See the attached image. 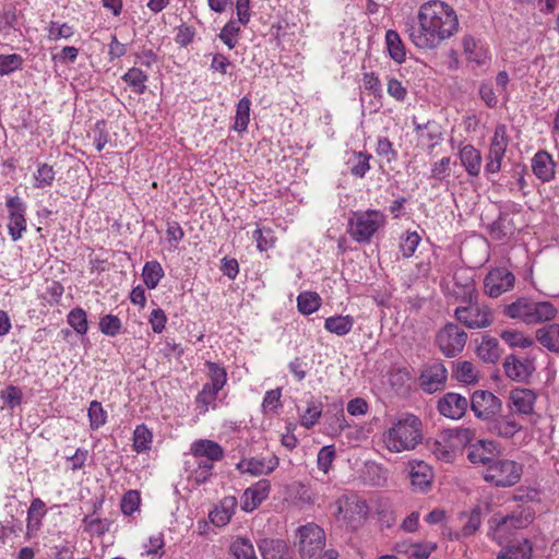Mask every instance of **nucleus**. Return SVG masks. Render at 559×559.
<instances>
[{
    "mask_svg": "<svg viewBox=\"0 0 559 559\" xmlns=\"http://www.w3.org/2000/svg\"><path fill=\"white\" fill-rule=\"evenodd\" d=\"M353 326L354 319L350 316H334L326 318L324 321L325 330L338 336L348 334Z\"/></svg>",
    "mask_w": 559,
    "mask_h": 559,
    "instance_id": "f704fd0d",
    "label": "nucleus"
},
{
    "mask_svg": "<svg viewBox=\"0 0 559 559\" xmlns=\"http://www.w3.org/2000/svg\"><path fill=\"white\" fill-rule=\"evenodd\" d=\"M466 340L467 334L454 323L443 326L436 337L438 347L448 357H454L462 352Z\"/></svg>",
    "mask_w": 559,
    "mask_h": 559,
    "instance_id": "6e6552de",
    "label": "nucleus"
},
{
    "mask_svg": "<svg viewBox=\"0 0 559 559\" xmlns=\"http://www.w3.org/2000/svg\"><path fill=\"white\" fill-rule=\"evenodd\" d=\"M453 374L460 382L464 383H473L477 380V371L475 367L469 361H461L456 365V368L453 370Z\"/></svg>",
    "mask_w": 559,
    "mask_h": 559,
    "instance_id": "09e8293b",
    "label": "nucleus"
},
{
    "mask_svg": "<svg viewBox=\"0 0 559 559\" xmlns=\"http://www.w3.org/2000/svg\"><path fill=\"white\" fill-rule=\"evenodd\" d=\"M153 442V435L145 425H139L133 431V449L141 453L148 451Z\"/></svg>",
    "mask_w": 559,
    "mask_h": 559,
    "instance_id": "79ce46f5",
    "label": "nucleus"
},
{
    "mask_svg": "<svg viewBox=\"0 0 559 559\" xmlns=\"http://www.w3.org/2000/svg\"><path fill=\"white\" fill-rule=\"evenodd\" d=\"M490 527H491V537L499 545H503L504 543H508L509 536L512 535L513 531H515L513 528V526L506 525V527H503L504 528L503 532H501V535L499 536L498 535V528H499V519L498 518L491 519Z\"/></svg>",
    "mask_w": 559,
    "mask_h": 559,
    "instance_id": "680f3d73",
    "label": "nucleus"
},
{
    "mask_svg": "<svg viewBox=\"0 0 559 559\" xmlns=\"http://www.w3.org/2000/svg\"><path fill=\"white\" fill-rule=\"evenodd\" d=\"M34 178L36 188L49 187L55 180V170L48 164H41L38 166Z\"/></svg>",
    "mask_w": 559,
    "mask_h": 559,
    "instance_id": "6e6d98bb",
    "label": "nucleus"
},
{
    "mask_svg": "<svg viewBox=\"0 0 559 559\" xmlns=\"http://www.w3.org/2000/svg\"><path fill=\"white\" fill-rule=\"evenodd\" d=\"M436 549L435 543L416 544L412 546L411 556L415 559H428Z\"/></svg>",
    "mask_w": 559,
    "mask_h": 559,
    "instance_id": "338daca9",
    "label": "nucleus"
},
{
    "mask_svg": "<svg viewBox=\"0 0 559 559\" xmlns=\"http://www.w3.org/2000/svg\"><path fill=\"white\" fill-rule=\"evenodd\" d=\"M90 426L93 430L106 424L107 413L98 401H93L88 407Z\"/></svg>",
    "mask_w": 559,
    "mask_h": 559,
    "instance_id": "3c124183",
    "label": "nucleus"
},
{
    "mask_svg": "<svg viewBox=\"0 0 559 559\" xmlns=\"http://www.w3.org/2000/svg\"><path fill=\"white\" fill-rule=\"evenodd\" d=\"M386 91L390 96L399 102H403L407 95L406 88L396 79H390L388 81Z\"/></svg>",
    "mask_w": 559,
    "mask_h": 559,
    "instance_id": "774afa93",
    "label": "nucleus"
},
{
    "mask_svg": "<svg viewBox=\"0 0 559 559\" xmlns=\"http://www.w3.org/2000/svg\"><path fill=\"white\" fill-rule=\"evenodd\" d=\"M190 452L197 460L221 461L224 456L223 448L213 440L199 439L191 443Z\"/></svg>",
    "mask_w": 559,
    "mask_h": 559,
    "instance_id": "b1692460",
    "label": "nucleus"
},
{
    "mask_svg": "<svg viewBox=\"0 0 559 559\" xmlns=\"http://www.w3.org/2000/svg\"><path fill=\"white\" fill-rule=\"evenodd\" d=\"M417 22L409 24L406 32L409 40L425 50L437 48L459 29L454 9L439 0L423 3L417 13Z\"/></svg>",
    "mask_w": 559,
    "mask_h": 559,
    "instance_id": "f257e3e1",
    "label": "nucleus"
},
{
    "mask_svg": "<svg viewBox=\"0 0 559 559\" xmlns=\"http://www.w3.org/2000/svg\"><path fill=\"white\" fill-rule=\"evenodd\" d=\"M421 421L418 417L407 414L392 423L382 436L386 450L401 453L414 450L421 441Z\"/></svg>",
    "mask_w": 559,
    "mask_h": 559,
    "instance_id": "f03ea898",
    "label": "nucleus"
},
{
    "mask_svg": "<svg viewBox=\"0 0 559 559\" xmlns=\"http://www.w3.org/2000/svg\"><path fill=\"white\" fill-rule=\"evenodd\" d=\"M518 418L519 417L510 411L504 415L499 413L487 423V429L490 433L500 438L512 439L516 433L523 430V425Z\"/></svg>",
    "mask_w": 559,
    "mask_h": 559,
    "instance_id": "ddd939ff",
    "label": "nucleus"
},
{
    "mask_svg": "<svg viewBox=\"0 0 559 559\" xmlns=\"http://www.w3.org/2000/svg\"><path fill=\"white\" fill-rule=\"evenodd\" d=\"M205 366L207 368L206 374L211 381L210 383L205 384L214 388V390L221 391L227 382V373L225 368L213 361H206Z\"/></svg>",
    "mask_w": 559,
    "mask_h": 559,
    "instance_id": "4c0bfd02",
    "label": "nucleus"
},
{
    "mask_svg": "<svg viewBox=\"0 0 559 559\" xmlns=\"http://www.w3.org/2000/svg\"><path fill=\"white\" fill-rule=\"evenodd\" d=\"M536 393L526 388H516L509 392L508 408L519 418L532 416L535 414Z\"/></svg>",
    "mask_w": 559,
    "mask_h": 559,
    "instance_id": "9d476101",
    "label": "nucleus"
},
{
    "mask_svg": "<svg viewBox=\"0 0 559 559\" xmlns=\"http://www.w3.org/2000/svg\"><path fill=\"white\" fill-rule=\"evenodd\" d=\"M250 106L251 102L248 97H242L238 102L234 124L236 131L242 132L247 129L250 120Z\"/></svg>",
    "mask_w": 559,
    "mask_h": 559,
    "instance_id": "c03bdc74",
    "label": "nucleus"
},
{
    "mask_svg": "<svg viewBox=\"0 0 559 559\" xmlns=\"http://www.w3.org/2000/svg\"><path fill=\"white\" fill-rule=\"evenodd\" d=\"M442 432L444 433L445 440H449L455 451L461 448L468 447L475 439V431L469 428L460 427L455 429H447Z\"/></svg>",
    "mask_w": 559,
    "mask_h": 559,
    "instance_id": "7c9ffc66",
    "label": "nucleus"
},
{
    "mask_svg": "<svg viewBox=\"0 0 559 559\" xmlns=\"http://www.w3.org/2000/svg\"><path fill=\"white\" fill-rule=\"evenodd\" d=\"M385 223L383 213L377 210L359 212L349 221V233L358 242L369 241Z\"/></svg>",
    "mask_w": 559,
    "mask_h": 559,
    "instance_id": "39448f33",
    "label": "nucleus"
},
{
    "mask_svg": "<svg viewBox=\"0 0 559 559\" xmlns=\"http://www.w3.org/2000/svg\"><path fill=\"white\" fill-rule=\"evenodd\" d=\"M335 457V451L332 445L323 447L317 457L318 467L320 471H322L324 474H326L334 461Z\"/></svg>",
    "mask_w": 559,
    "mask_h": 559,
    "instance_id": "bf43d9fd",
    "label": "nucleus"
},
{
    "mask_svg": "<svg viewBox=\"0 0 559 559\" xmlns=\"http://www.w3.org/2000/svg\"><path fill=\"white\" fill-rule=\"evenodd\" d=\"M321 306V297L313 292L300 293L297 298L298 310L302 314H311Z\"/></svg>",
    "mask_w": 559,
    "mask_h": 559,
    "instance_id": "58836bf2",
    "label": "nucleus"
},
{
    "mask_svg": "<svg viewBox=\"0 0 559 559\" xmlns=\"http://www.w3.org/2000/svg\"><path fill=\"white\" fill-rule=\"evenodd\" d=\"M468 403L474 415L487 423L502 409L501 400L493 393L484 390L475 391Z\"/></svg>",
    "mask_w": 559,
    "mask_h": 559,
    "instance_id": "0eeeda50",
    "label": "nucleus"
},
{
    "mask_svg": "<svg viewBox=\"0 0 559 559\" xmlns=\"http://www.w3.org/2000/svg\"><path fill=\"white\" fill-rule=\"evenodd\" d=\"M385 44L390 57L397 63H402L406 58L405 46L396 31L389 29L385 34Z\"/></svg>",
    "mask_w": 559,
    "mask_h": 559,
    "instance_id": "473e14b6",
    "label": "nucleus"
},
{
    "mask_svg": "<svg viewBox=\"0 0 559 559\" xmlns=\"http://www.w3.org/2000/svg\"><path fill=\"white\" fill-rule=\"evenodd\" d=\"M278 465V459L272 455L270 459L252 457L242 460L237 464V469L241 473H248L254 476L267 475L272 473Z\"/></svg>",
    "mask_w": 559,
    "mask_h": 559,
    "instance_id": "5701e85b",
    "label": "nucleus"
},
{
    "mask_svg": "<svg viewBox=\"0 0 559 559\" xmlns=\"http://www.w3.org/2000/svg\"><path fill=\"white\" fill-rule=\"evenodd\" d=\"M163 276L164 271L158 262L150 261L145 263L142 277L148 289H154Z\"/></svg>",
    "mask_w": 559,
    "mask_h": 559,
    "instance_id": "a19ab883",
    "label": "nucleus"
},
{
    "mask_svg": "<svg viewBox=\"0 0 559 559\" xmlns=\"http://www.w3.org/2000/svg\"><path fill=\"white\" fill-rule=\"evenodd\" d=\"M508 144L507 127L504 124H498L495 129L487 156L486 170L488 173L496 174L500 170Z\"/></svg>",
    "mask_w": 559,
    "mask_h": 559,
    "instance_id": "f8f14e48",
    "label": "nucleus"
},
{
    "mask_svg": "<svg viewBox=\"0 0 559 559\" xmlns=\"http://www.w3.org/2000/svg\"><path fill=\"white\" fill-rule=\"evenodd\" d=\"M447 378V368L440 362H435L424 368L419 377V384L425 392L435 393L445 385Z\"/></svg>",
    "mask_w": 559,
    "mask_h": 559,
    "instance_id": "dca6fc26",
    "label": "nucleus"
},
{
    "mask_svg": "<svg viewBox=\"0 0 559 559\" xmlns=\"http://www.w3.org/2000/svg\"><path fill=\"white\" fill-rule=\"evenodd\" d=\"M322 415V403L313 399L307 402L306 409L300 414V425L306 429L312 428Z\"/></svg>",
    "mask_w": 559,
    "mask_h": 559,
    "instance_id": "c9c22d12",
    "label": "nucleus"
},
{
    "mask_svg": "<svg viewBox=\"0 0 559 559\" xmlns=\"http://www.w3.org/2000/svg\"><path fill=\"white\" fill-rule=\"evenodd\" d=\"M466 522L464 523L460 533L455 535V538L467 537L475 534L480 524H481V515L478 509H474L468 515H466Z\"/></svg>",
    "mask_w": 559,
    "mask_h": 559,
    "instance_id": "8fccbe9b",
    "label": "nucleus"
},
{
    "mask_svg": "<svg viewBox=\"0 0 559 559\" xmlns=\"http://www.w3.org/2000/svg\"><path fill=\"white\" fill-rule=\"evenodd\" d=\"M500 336L510 347L527 348L533 345V340L520 331L507 330Z\"/></svg>",
    "mask_w": 559,
    "mask_h": 559,
    "instance_id": "49530a36",
    "label": "nucleus"
},
{
    "mask_svg": "<svg viewBox=\"0 0 559 559\" xmlns=\"http://www.w3.org/2000/svg\"><path fill=\"white\" fill-rule=\"evenodd\" d=\"M371 155L365 153H358L356 155V164L352 167V174L356 177L362 178L366 173L370 169L369 159Z\"/></svg>",
    "mask_w": 559,
    "mask_h": 559,
    "instance_id": "69168bd1",
    "label": "nucleus"
},
{
    "mask_svg": "<svg viewBox=\"0 0 559 559\" xmlns=\"http://www.w3.org/2000/svg\"><path fill=\"white\" fill-rule=\"evenodd\" d=\"M455 317L468 329H484L492 323L490 309L477 304L456 308Z\"/></svg>",
    "mask_w": 559,
    "mask_h": 559,
    "instance_id": "1a4fd4ad",
    "label": "nucleus"
},
{
    "mask_svg": "<svg viewBox=\"0 0 559 559\" xmlns=\"http://www.w3.org/2000/svg\"><path fill=\"white\" fill-rule=\"evenodd\" d=\"M68 323L72 326L75 332L80 335H84L87 332V316L86 312L81 308L71 310L68 314Z\"/></svg>",
    "mask_w": 559,
    "mask_h": 559,
    "instance_id": "de8ad7c7",
    "label": "nucleus"
},
{
    "mask_svg": "<svg viewBox=\"0 0 559 559\" xmlns=\"http://www.w3.org/2000/svg\"><path fill=\"white\" fill-rule=\"evenodd\" d=\"M498 455V444L491 440H478L467 447V459L473 464L488 467Z\"/></svg>",
    "mask_w": 559,
    "mask_h": 559,
    "instance_id": "2eb2a0df",
    "label": "nucleus"
},
{
    "mask_svg": "<svg viewBox=\"0 0 559 559\" xmlns=\"http://www.w3.org/2000/svg\"><path fill=\"white\" fill-rule=\"evenodd\" d=\"M121 326V321L117 316L106 314L103 318H100L99 330L105 335H118L120 333Z\"/></svg>",
    "mask_w": 559,
    "mask_h": 559,
    "instance_id": "5fc2aeb1",
    "label": "nucleus"
},
{
    "mask_svg": "<svg viewBox=\"0 0 559 559\" xmlns=\"http://www.w3.org/2000/svg\"><path fill=\"white\" fill-rule=\"evenodd\" d=\"M270 489V481L266 479H261L247 488L243 493L242 509L246 512L257 509L269 497Z\"/></svg>",
    "mask_w": 559,
    "mask_h": 559,
    "instance_id": "4be33fe9",
    "label": "nucleus"
},
{
    "mask_svg": "<svg viewBox=\"0 0 559 559\" xmlns=\"http://www.w3.org/2000/svg\"><path fill=\"white\" fill-rule=\"evenodd\" d=\"M415 131L418 143L426 146L429 152L443 141L442 128L436 121H428L424 124L416 123Z\"/></svg>",
    "mask_w": 559,
    "mask_h": 559,
    "instance_id": "412c9836",
    "label": "nucleus"
},
{
    "mask_svg": "<svg viewBox=\"0 0 559 559\" xmlns=\"http://www.w3.org/2000/svg\"><path fill=\"white\" fill-rule=\"evenodd\" d=\"M555 162L549 153L537 152L532 159V169L535 176L542 181H550L555 176Z\"/></svg>",
    "mask_w": 559,
    "mask_h": 559,
    "instance_id": "a878e982",
    "label": "nucleus"
},
{
    "mask_svg": "<svg viewBox=\"0 0 559 559\" xmlns=\"http://www.w3.org/2000/svg\"><path fill=\"white\" fill-rule=\"evenodd\" d=\"M239 23L236 21H229L225 24V26L222 28L218 37L229 48H235L237 40L236 37L240 33V26Z\"/></svg>",
    "mask_w": 559,
    "mask_h": 559,
    "instance_id": "603ef678",
    "label": "nucleus"
},
{
    "mask_svg": "<svg viewBox=\"0 0 559 559\" xmlns=\"http://www.w3.org/2000/svg\"><path fill=\"white\" fill-rule=\"evenodd\" d=\"M409 478L412 485L419 490H425L431 483V468L425 462H409Z\"/></svg>",
    "mask_w": 559,
    "mask_h": 559,
    "instance_id": "cd10ccee",
    "label": "nucleus"
},
{
    "mask_svg": "<svg viewBox=\"0 0 559 559\" xmlns=\"http://www.w3.org/2000/svg\"><path fill=\"white\" fill-rule=\"evenodd\" d=\"M74 34L72 26L67 23L59 24L58 22H50L48 26L49 40H59L61 38L68 39Z\"/></svg>",
    "mask_w": 559,
    "mask_h": 559,
    "instance_id": "4d7b16f0",
    "label": "nucleus"
},
{
    "mask_svg": "<svg viewBox=\"0 0 559 559\" xmlns=\"http://www.w3.org/2000/svg\"><path fill=\"white\" fill-rule=\"evenodd\" d=\"M0 396L7 406L14 408L21 404L22 391L17 386L9 385L0 392Z\"/></svg>",
    "mask_w": 559,
    "mask_h": 559,
    "instance_id": "052dcab7",
    "label": "nucleus"
},
{
    "mask_svg": "<svg viewBox=\"0 0 559 559\" xmlns=\"http://www.w3.org/2000/svg\"><path fill=\"white\" fill-rule=\"evenodd\" d=\"M9 210V224L8 228L13 241L21 238L22 231L26 228V221L24 218V205L20 198H10L7 201Z\"/></svg>",
    "mask_w": 559,
    "mask_h": 559,
    "instance_id": "6ab92c4d",
    "label": "nucleus"
},
{
    "mask_svg": "<svg viewBox=\"0 0 559 559\" xmlns=\"http://www.w3.org/2000/svg\"><path fill=\"white\" fill-rule=\"evenodd\" d=\"M237 506L236 498L226 497L224 498L219 506L216 507L211 513L210 519L211 522L216 526H225L231 519L235 508Z\"/></svg>",
    "mask_w": 559,
    "mask_h": 559,
    "instance_id": "c85d7f7f",
    "label": "nucleus"
},
{
    "mask_svg": "<svg viewBox=\"0 0 559 559\" xmlns=\"http://www.w3.org/2000/svg\"><path fill=\"white\" fill-rule=\"evenodd\" d=\"M498 554L497 559H530L532 546L527 539L510 543Z\"/></svg>",
    "mask_w": 559,
    "mask_h": 559,
    "instance_id": "c756f323",
    "label": "nucleus"
},
{
    "mask_svg": "<svg viewBox=\"0 0 559 559\" xmlns=\"http://www.w3.org/2000/svg\"><path fill=\"white\" fill-rule=\"evenodd\" d=\"M122 80L136 93L143 94L146 90L147 74L139 68H131L123 74Z\"/></svg>",
    "mask_w": 559,
    "mask_h": 559,
    "instance_id": "ea45409f",
    "label": "nucleus"
},
{
    "mask_svg": "<svg viewBox=\"0 0 559 559\" xmlns=\"http://www.w3.org/2000/svg\"><path fill=\"white\" fill-rule=\"evenodd\" d=\"M23 58L17 53L0 55V74L8 75L22 68Z\"/></svg>",
    "mask_w": 559,
    "mask_h": 559,
    "instance_id": "864d4df0",
    "label": "nucleus"
},
{
    "mask_svg": "<svg viewBox=\"0 0 559 559\" xmlns=\"http://www.w3.org/2000/svg\"><path fill=\"white\" fill-rule=\"evenodd\" d=\"M258 548L262 559H295L293 548L282 538H262Z\"/></svg>",
    "mask_w": 559,
    "mask_h": 559,
    "instance_id": "f3484780",
    "label": "nucleus"
},
{
    "mask_svg": "<svg viewBox=\"0 0 559 559\" xmlns=\"http://www.w3.org/2000/svg\"><path fill=\"white\" fill-rule=\"evenodd\" d=\"M218 392L219 391L214 390V388L206 384L203 385L202 390L195 397L197 409H199L200 414H205L209 411V407L214 405Z\"/></svg>",
    "mask_w": 559,
    "mask_h": 559,
    "instance_id": "a18cd8bd",
    "label": "nucleus"
},
{
    "mask_svg": "<svg viewBox=\"0 0 559 559\" xmlns=\"http://www.w3.org/2000/svg\"><path fill=\"white\" fill-rule=\"evenodd\" d=\"M235 559H259L251 539L242 536L236 537L229 546Z\"/></svg>",
    "mask_w": 559,
    "mask_h": 559,
    "instance_id": "2f4dec72",
    "label": "nucleus"
},
{
    "mask_svg": "<svg viewBox=\"0 0 559 559\" xmlns=\"http://www.w3.org/2000/svg\"><path fill=\"white\" fill-rule=\"evenodd\" d=\"M338 512L350 522L365 520L369 514L367 501L357 495L344 496L338 500Z\"/></svg>",
    "mask_w": 559,
    "mask_h": 559,
    "instance_id": "a211bd4d",
    "label": "nucleus"
},
{
    "mask_svg": "<svg viewBox=\"0 0 559 559\" xmlns=\"http://www.w3.org/2000/svg\"><path fill=\"white\" fill-rule=\"evenodd\" d=\"M450 157H442L440 160L436 162L431 167V177L437 180H443L444 178L450 176Z\"/></svg>",
    "mask_w": 559,
    "mask_h": 559,
    "instance_id": "e2e57ef3",
    "label": "nucleus"
},
{
    "mask_svg": "<svg viewBox=\"0 0 559 559\" xmlns=\"http://www.w3.org/2000/svg\"><path fill=\"white\" fill-rule=\"evenodd\" d=\"M532 522V515L530 512H514L511 515H507L499 519V528H498V535H501V532H503V527L506 525L513 526L514 530H520L526 527Z\"/></svg>",
    "mask_w": 559,
    "mask_h": 559,
    "instance_id": "e433bc0d",
    "label": "nucleus"
},
{
    "mask_svg": "<svg viewBox=\"0 0 559 559\" xmlns=\"http://www.w3.org/2000/svg\"><path fill=\"white\" fill-rule=\"evenodd\" d=\"M83 523L85 525V531L93 535L102 536L109 530V522L107 520L93 518L91 515H86L83 519Z\"/></svg>",
    "mask_w": 559,
    "mask_h": 559,
    "instance_id": "13d9d810",
    "label": "nucleus"
},
{
    "mask_svg": "<svg viewBox=\"0 0 559 559\" xmlns=\"http://www.w3.org/2000/svg\"><path fill=\"white\" fill-rule=\"evenodd\" d=\"M502 314L527 325H535L552 321L558 314V309L550 301L520 297L504 305Z\"/></svg>",
    "mask_w": 559,
    "mask_h": 559,
    "instance_id": "7ed1b4c3",
    "label": "nucleus"
},
{
    "mask_svg": "<svg viewBox=\"0 0 559 559\" xmlns=\"http://www.w3.org/2000/svg\"><path fill=\"white\" fill-rule=\"evenodd\" d=\"M535 338L548 352L559 355V323H549L537 329Z\"/></svg>",
    "mask_w": 559,
    "mask_h": 559,
    "instance_id": "393cba45",
    "label": "nucleus"
},
{
    "mask_svg": "<svg viewBox=\"0 0 559 559\" xmlns=\"http://www.w3.org/2000/svg\"><path fill=\"white\" fill-rule=\"evenodd\" d=\"M503 368L507 377L519 382L526 381L535 370L533 360L521 359L515 355L506 357Z\"/></svg>",
    "mask_w": 559,
    "mask_h": 559,
    "instance_id": "aec40b11",
    "label": "nucleus"
},
{
    "mask_svg": "<svg viewBox=\"0 0 559 559\" xmlns=\"http://www.w3.org/2000/svg\"><path fill=\"white\" fill-rule=\"evenodd\" d=\"M325 533L316 523L299 526L295 533V547L300 559H318L325 547Z\"/></svg>",
    "mask_w": 559,
    "mask_h": 559,
    "instance_id": "20e7f679",
    "label": "nucleus"
},
{
    "mask_svg": "<svg viewBox=\"0 0 559 559\" xmlns=\"http://www.w3.org/2000/svg\"><path fill=\"white\" fill-rule=\"evenodd\" d=\"M468 400L455 392H448L437 403L438 412L450 419H461L468 407Z\"/></svg>",
    "mask_w": 559,
    "mask_h": 559,
    "instance_id": "4468645a",
    "label": "nucleus"
},
{
    "mask_svg": "<svg viewBox=\"0 0 559 559\" xmlns=\"http://www.w3.org/2000/svg\"><path fill=\"white\" fill-rule=\"evenodd\" d=\"M431 452L438 460L451 462L454 459L456 451L452 448L449 440H445L444 433L441 432L439 439L432 443Z\"/></svg>",
    "mask_w": 559,
    "mask_h": 559,
    "instance_id": "37998d69",
    "label": "nucleus"
},
{
    "mask_svg": "<svg viewBox=\"0 0 559 559\" xmlns=\"http://www.w3.org/2000/svg\"><path fill=\"white\" fill-rule=\"evenodd\" d=\"M515 276L504 267L491 270L484 280L485 293L491 298H498L514 287Z\"/></svg>",
    "mask_w": 559,
    "mask_h": 559,
    "instance_id": "9b49d317",
    "label": "nucleus"
},
{
    "mask_svg": "<svg viewBox=\"0 0 559 559\" xmlns=\"http://www.w3.org/2000/svg\"><path fill=\"white\" fill-rule=\"evenodd\" d=\"M140 496L138 491H128L121 500V510L124 514H132L139 507Z\"/></svg>",
    "mask_w": 559,
    "mask_h": 559,
    "instance_id": "0e129e2a",
    "label": "nucleus"
},
{
    "mask_svg": "<svg viewBox=\"0 0 559 559\" xmlns=\"http://www.w3.org/2000/svg\"><path fill=\"white\" fill-rule=\"evenodd\" d=\"M477 354L485 362H496L501 356L498 340L489 336L483 337Z\"/></svg>",
    "mask_w": 559,
    "mask_h": 559,
    "instance_id": "72a5a7b5",
    "label": "nucleus"
},
{
    "mask_svg": "<svg viewBox=\"0 0 559 559\" xmlns=\"http://www.w3.org/2000/svg\"><path fill=\"white\" fill-rule=\"evenodd\" d=\"M462 166L472 177H477L481 167V154L473 145L467 144L459 153Z\"/></svg>",
    "mask_w": 559,
    "mask_h": 559,
    "instance_id": "bb28decb",
    "label": "nucleus"
},
{
    "mask_svg": "<svg viewBox=\"0 0 559 559\" xmlns=\"http://www.w3.org/2000/svg\"><path fill=\"white\" fill-rule=\"evenodd\" d=\"M522 475V467L516 462L507 459H496L486 468L484 479L497 487H510L515 485Z\"/></svg>",
    "mask_w": 559,
    "mask_h": 559,
    "instance_id": "423d86ee",
    "label": "nucleus"
}]
</instances>
